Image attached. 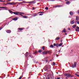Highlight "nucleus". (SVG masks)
Masks as SVG:
<instances>
[{"mask_svg": "<svg viewBox=\"0 0 79 79\" xmlns=\"http://www.w3.org/2000/svg\"><path fill=\"white\" fill-rule=\"evenodd\" d=\"M50 61H52V60H50Z\"/></svg>", "mask_w": 79, "mask_h": 79, "instance_id": "obj_60", "label": "nucleus"}, {"mask_svg": "<svg viewBox=\"0 0 79 79\" xmlns=\"http://www.w3.org/2000/svg\"><path fill=\"white\" fill-rule=\"evenodd\" d=\"M23 18H27V16H24L23 17Z\"/></svg>", "mask_w": 79, "mask_h": 79, "instance_id": "obj_21", "label": "nucleus"}, {"mask_svg": "<svg viewBox=\"0 0 79 79\" xmlns=\"http://www.w3.org/2000/svg\"><path fill=\"white\" fill-rule=\"evenodd\" d=\"M56 55V56H58V55Z\"/></svg>", "mask_w": 79, "mask_h": 79, "instance_id": "obj_59", "label": "nucleus"}, {"mask_svg": "<svg viewBox=\"0 0 79 79\" xmlns=\"http://www.w3.org/2000/svg\"><path fill=\"white\" fill-rule=\"evenodd\" d=\"M39 13H44V12H40Z\"/></svg>", "mask_w": 79, "mask_h": 79, "instance_id": "obj_32", "label": "nucleus"}, {"mask_svg": "<svg viewBox=\"0 0 79 79\" xmlns=\"http://www.w3.org/2000/svg\"><path fill=\"white\" fill-rule=\"evenodd\" d=\"M62 45H63V44H62V43H61L59 44V47H61V46Z\"/></svg>", "mask_w": 79, "mask_h": 79, "instance_id": "obj_20", "label": "nucleus"}, {"mask_svg": "<svg viewBox=\"0 0 79 79\" xmlns=\"http://www.w3.org/2000/svg\"><path fill=\"white\" fill-rule=\"evenodd\" d=\"M53 45L54 46H56V44H55V43H54V44H53Z\"/></svg>", "mask_w": 79, "mask_h": 79, "instance_id": "obj_37", "label": "nucleus"}, {"mask_svg": "<svg viewBox=\"0 0 79 79\" xmlns=\"http://www.w3.org/2000/svg\"><path fill=\"white\" fill-rule=\"evenodd\" d=\"M41 52H42V51H41V50H40L38 51V52H39V53H41Z\"/></svg>", "mask_w": 79, "mask_h": 79, "instance_id": "obj_31", "label": "nucleus"}, {"mask_svg": "<svg viewBox=\"0 0 79 79\" xmlns=\"http://www.w3.org/2000/svg\"><path fill=\"white\" fill-rule=\"evenodd\" d=\"M48 65H46L44 67V69H46L45 70V71H47V69L48 68Z\"/></svg>", "mask_w": 79, "mask_h": 79, "instance_id": "obj_2", "label": "nucleus"}, {"mask_svg": "<svg viewBox=\"0 0 79 79\" xmlns=\"http://www.w3.org/2000/svg\"><path fill=\"white\" fill-rule=\"evenodd\" d=\"M76 23H77V24H79V22L78 21H77L76 22Z\"/></svg>", "mask_w": 79, "mask_h": 79, "instance_id": "obj_34", "label": "nucleus"}, {"mask_svg": "<svg viewBox=\"0 0 79 79\" xmlns=\"http://www.w3.org/2000/svg\"><path fill=\"white\" fill-rule=\"evenodd\" d=\"M2 28H0V30H1L2 29Z\"/></svg>", "mask_w": 79, "mask_h": 79, "instance_id": "obj_53", "label": "nucleus"}, {"mask_svg": "<svg viewBox=\"0 0 79 79\" xmlns=\"http://www.w3.org/2000/svg\"><path fill=\"white\" fill-rule=\"evenodd\" d=\"M18 20V18H14L13 19V20H15V21H16Z\"/></svg>", "mask_w": 79, "mask_h": 79, "instance_id": "obj_11", "label": "nucleus"}, {"mask_svg": "<svg viewBox=\"0 0 79 79\" xmlns=\"http://www.w3.org/2000/svg\"><path fill=\"white\" fill-rule=\"evenodd\" d=\"M75 31L77 32H79V27H77V28L75 30Z\"/></svg>", "mask_w": 79, "mask_h": 79, "instance_id": "obj_3", "label": "nucleus"}, {"mask_svg": "<svg viewBox=\"0 0 79 79\" xmlns=\"http://www.w3.org/2000/svg\"><path fill=\"white\" fill-rule=\"evenodd\" d=\"M61 42H62V40H61Z\"/></svg>", "mask_w": 79, "mask_h": 79, "instance_id": "obj_58", "label": "nucleus"}, {"mask_svg": "<svg viewBox=\"0 0 79 79\" xmlns=\"http://www.w3.org/2000/svg\"><path fill=\"white\" fill-rule=\"evenodd\" d=\"M65 35H67V33H65Z\"/></svg>", "mask_w": 79, "mask_h": 79, "instance_id": "obj_54", "label": "nucleus"}, {"mask_svg": "<svg viewBox=\"0 0 79 79\" xmlns=\"http://www.w3.org/2000/svg\"><path fill=\"white\" fill-rule=\"evenodd\" d=\"M68 0H65V1H67Z\"/></svg>", "mask_w": 79, "mask_h": 79, "instance_id": "obj_57", "label": "nucleus"}, {"mask_svg": "<svg viewBox=\"0 0 79 79\" xmlns=\"http://www.w3.org/2000/svg\"><path fill=\"white\" fill-rule=\"evenodd\" d=\"M78 73H79V72H77L75 74V75H76L77 77H79V75L77 74H78Z\"/></svg>", "mask_w": 79, "mask_h": 79, "instance_id": "obj_19", "label": "nucleus"}, {"mask_svg": "<svg viewBox=\"0 0 79 79\" xmlns=\"http://www.w3.org/2000/svg\"><path fill=\"white\" fill-rule=\"evenodd\" d=\"M23 2H20V4H21V3H23Z\"/></svg>", "mask_w": 79, "mask_h": 79, "instance_id": "obj_47", "label": "nucleus"}, {"mask_svg": "<svg viewBox=\"0 0 79 79\" xmlns=\"http://www.w3.org/2000/svg\"><path fill=\"white\" fill-rule=\"evenodd\" d=\"M45 61H46V63H47V62H48V61L47 60H45Z\"/></svg>", "mask_w": 79, "mask_h": 79, "instance_id": "obj_45", "label": "nucleus"}, {"mask_svg": "<svg viewBox=\"0 0 79 79\" xmlns=\"http://www.w3.org/2000/svg\"><path fill=\"white\" fill-rule=\"evenodd\" d=\"M56 47H58L59 45H58V44H56Z\"/></svg>", "mask_w": 79, "mask_h": 79, "instance_id": "obj_30", "label": "nucleus"}, {"mask_svg": "<svg viewBox=\"0 0 79 79\" xmlns=\"http://www.w3.org/2000/svg\"><path fill=\"white\" fill-rule=\"evenodd\" d=\"M51 1H55V0H51Z\"/></svg>", "mask_w": 79, "mask_h": 79, "instance_id": "obj_52", "label": "nucleus"}, {"mask_svg": "<svg viewBox=\"0 0 79 79\" xmlns=\"http://www.w3.org/2000/svg\"><path fill=\"white\" fill-rule=\"evenodd\" d=\"M9 11L10 12V13H11V14H13V12L10 10H9Z\"/></svg>", "mask_w": 79, "mask_h": 79, "instance_id": "obj_17", "label": "nucleus"}, {"mask_svg": "<svg viewBox=\"0 0 79 79\" xmlns=\"http://www.w3.org/2000/svg\"><path fill=\"white\" fill-rule=\"evenodd\" d=\"M43 55H46L47 54V52L44 51L43 52Z\"/></svg>", "mask_w": 79, "mask_h": 79, "instance_id": "obj_6", "label": "nucleus"}, {"mask_svg": "<svg viewBox=\"0 0 79 79\" xmlns=\"http://www.w3.org/2000/svg\"><path fill=\"white\" fill-rule=\"evenodd\" d=\"M6 5H7V4H6Z\"/></svg>", "mask_w": 79, "mask_h": 79, "instance_id": "obj_62", "label": "nucleus"}, {"mask_svg": "<svg viewBox=\"0 0 79 79\" xmlns=\"http://www.w3.org/2000/svg\"><path fill=\"white\" fill-rule=\"evenodd\" d=\"M50 47H51V48H53V45H50Z\"/></svg>", "mask_w": 79, "mask_h": 79, "instance_id": "obj_22", "label": "nucleus"}, {"mask_svg": "<svg viewBox=\"0 0 79 79\" xmlns=\"http://www.w3.org/2000/svg\"><path fill=\"white\" fill-rule=\"evenodd\" d=\"M72 24H73L74 23V20H73L71 22Z\"/></svg>", "mask_w": 79, "mask_h": 79, "instance_id": "obj_12", "label": "nucleus"}, {"mask_svg": "<svg viewBox=\"0 0 79 79\" xmlns=\"http://www.w3.org/2000/svg\"><path fill=\"white\" fill-rule=\"evenodd\" d=\"M11 0H9L7 1V2H10V1H11Z\"/></svg>", "mask_w": 79, "mask_h": 79, "instance_id": "obj_41", "label": "nucleus"}, {"mask_svg": "<svg viewBox=\"0 0 79 79\" xmlns=\"http://www.w3.org/2000/svg\"><path fill=\"white\" fill-rule=\"evenodd\" d=\"M37 15V14H34L33 16H36Z\"/></svg>", "mask_w": 79, "mask_h": 79, "instance_id": "obj_35", "label": "nucleus"}, {"mask_svg": "<svg viewBox=\"0 0 79 79\" xmlns=\"http://www.w3.org/2000/svg\"><path fill=\"white\" fill-rule=\"evenodd\" d=\"M6 32L7 33H10L11 31L10 30H7L6 31Z\"/></svg>", "mask_w": 79, "mask_h": 79, "instance_id": "obj_7", "label": "nucleus"}, {"mask_svg": "<svg viewBox=\"0 0 79 79\" xmlns=\"http://www.w3.org/2000/svg\"><path fill=\"white\" fill-rule=\"evenodd\" d=\"M75 27H76V25H73V28H75Z\"/></svg>", "mask_w": 79, "mask_h": 79, "instance_id": "obj_25", "label": "nucleus"}, {"mask_svg": "<svg viewBox=\"0 0 79 79\" xmlns=\"http://www.w3.org/2000/svg\"><path fill=\"white\" fill-rule=\"evenodd\" d=\"M62 32H64V33H66V31H62Z\"/></svg>", "mask_w": 79, "mask_h": 79, "instance_id": "obj_28", "label": "nucleus"}, {"mask_svg": "<svg viewBox=\"0 0 79 79\" xmlns=\"http://www.w3.org/2000/svg\"><path fill=\"white\" fill-rule=\"evenodd\" d=\"M53 66H55V63L54 62H53L52 63Z\"/></svg>", "mask_w": 79, "mask_h": 79, "instance_id": "obj_24", "label": "nucleus"}, {"mask_svg": "<svg viewBox=\"0 0 79 79\" xmlns=\"http://www.w3.org/2000/svg\"><path fill=\"white\" fill-rule=\"evenodd\" d=\"M78 13L79 14V10H78Z\"/></svg>", "mask_w": 79, "mask_h": 79, "instance_id": "obj_49", "label": "nucleus"}, {"mask_svg": "<svg viewBox=\"0 0 79 79\" xmlns=\"http://www.w3.org/2000/svg\"><path fill=\"white\" fill-rule=\"evenodd\" d=\"M47 79H50V78H49V77H48V78H47Z\"/></svg>", "mask_w": 79, "mask_h": 79, "instance_id": "obj_51", "label": "nucleus"}, {"mask_svg": "<svg viewBox=\"0 0 79 79\" xmlns=\"http://www.w3.org/2000/svg\"><path fill=\"white\" fill-rule=\"evenodd\" d=\"M42 48H43V50H45V47L44 46Z\"/></svg>", "mask_w": 79, "mask_h": 79, "instance_id": "obj_29", "label": "nucleus"}, {"mask_svg": "<svg viewBox=\"0 0 79 79\" xmlns=\"http://www.w3.org/2000/svg\"><path fill=\"white\" fill-rule=\"evenodd\" d=\"M18 12H13V13H14V15H18V13H18Z\"/></svg>", "mask_w": 79, "mask_h": 79, "instance_id": "obj_9", "label": "nucleus"}, {"mask_svg": "<svg viewBox=\"0 0 79 79\" xmlns=\"http://www.w3.org/2000/svg\"><path fill=\"white\" fill-rule=\"evenodd\" d=\"M70 2L69 1H67L66 2V4L68 5L69 4H70Z\"/></svg>", "mask_w": 79, "mask_h": 79, "instance_id": "obj_10", "label": "nucleus"}, {"mask_svg": "<svg viewBox=\"0 0 79 79\" xmlns=\"http://www.w3.org/2000/svg\"><path fill=\"white\" fill-rule=\"evenodd\" d=\"M58 52H60V51H59Z\"/></svg>", "mask_w": 79, "mask_h": 79, "instance_id": "obj_55", "label": "nucleus"}, {"mask_svg": "<svg viewBox=\"0 0 79 79\" xmlns=\"http://www.w3.org/2000/svg\"><path fill=\"white\" fill-rule=\"evenodd\" d=\"M39 15H40V16H42V15H43V14H39Z\"/></svg>", "mask_w": 79, "mask_h": 79, "instance_id": "obj_38", "label": "nucleus"}, {"mask_svg": "<svg viewBox=\"0 0 79 79\" xmlns=\"http://www.w3.org/2000/svg\"><path fill=\"white\" fill-rule=\"evenodd\" d=\"M18 29L19 30V31H22L24 29V28H18Z\"/></svg>", "mask_w": 79, "mask_h": 79, "instance_id": "obj_8", "label": "nucleus"}, {"mask_svg": "<svg viewBox=\"0 0 79 79\" xmlns=\"http://www.w3.org/2000/svg\"><path fill=\"white\" fill-rule=\"evenodd\" d=\"M65 30H66V29L64 28L63 30L62 31H64Z\"/></svg>", "mask_w": 79, "mask_h": 79, "instance_id": "obj_39", "label": "nucleus"}, {"mask_svg": "<svg viewBox=\"0 0 79 79\" xmlns=\"http://www.w3.org/2000/svg\"><path fill=\"white\" fill-rule=\"evenodd\" d=\"M18 13H20V14H24V13L20 12H17Z\"/></svg>", "mask_w": 79, "mask_h": 79, "instance_id": "obj_23", "label": "nucleus"}, {"mask_svg": "<svg viewBox=\"0 0 79 79\" xmlns=\"http://www.w3.org/2000/svg\"><path fill=\"white\" fill-rule=\"evenodd\" d=\"M76 66V62H75L74 63V64H73L72 66H71V67H72L73 68H75Z\"/></svg>", "mask_w": 79, "mask_h": 79, "instance_id": "obj_1", "label": "nucleus"}, {"mask_svg": "<svg viewBox=\"0 0 79 79\" xmlns=\"http://www.w3.org/2000/svg\"><path fill=\"white\" fill-rule=\"evenodd\" d=\"M29 3H34V2H33V1L30 2Z\"/></svg>", "mask_w": 79, "mask_h": 79, "instance_id": "obj_33", "label": "nucleus"}, {"mask_svg": "<svg viewBox=\"0 0 79 79\" xmlns=\"http://www.w3.org/2000/svg\"><path fill=\"white\" fill-rule=\"evenodd\" d=\"M19 1H23V0H18Z\"/></svg>", "mask_w": 79, "mask_h": 79, "instance_id": "obj_48", "label": "nucleus"}, {"mask_svg": "<svg viewBox=\"0 0 79 79\" xmlns=\"http://www.w3.org/2000/svg\"><path fill=\"white\" fill-rule=\"evenodd\" d=\"M39 3H38V4H37V5H39Z\"/></svg>", "mask_w": 79, "mask_h": 79, "instance_id": "obj_61", "label": "nucleus"}, {"mask_svg": "<svg viewBox=\"0 0 79 79\" xmlns=\"http://www.w3.org/2000/svg\"><path fill=\"white\" fill-rule=\"evenodd\" d=\"M76 20H77H77H79V17H78V16H76Z\"/></svg>", "mask_w": 79, "mask_h": 79, "instance_id": "obj_15", "label": "nucleus"}, {"mask_svg": "<svg viewBox=\"0 0 79 79\" xmlns=\"http://www.w3.org/2000/svg\"><path fill=\"white\" fill-rule=\"evenodd\" d=\"M37 53H38V52L37 51H35L33 52L34 55H37Z\"/></svg>", "mask_w": 79, "mask_h": 79, "instance_id": "obj_5", "label": "nucleus"}, {"mask_svg": "<svg viewBox=\"0 0 79 79\" xmlns=\"http://www.w3.org/2000/svg\"><path fill=\"white\" fill-rule=\"evenodd\" d=\"M63 6L60 5L59 6H55V7H57V6H59V7H61V6Z\"/></svg>", "mask_w": 79, "mask_h": 79, "instance_id": "obj_13", "label": "nucleus"}, {"mask_svg": "<svg viewBox=\"0 0 79 79\" xmlns=\"http://www.w3.org/2000/svg\"><path fill=\"white\" fill-rule=\"evenodd\" d=\"M25 56H27V54H25Z\"/></svg>", "mask_w": 79, "mask_h": 79, "instance_id": "obj_40", "label": "nucleus"}, {"mask_svg": "<svg viewBox=\"0 0 79 79\" xmlns=\"http://www.w3.org/2000/svg\"><path fill=\"white\" fill-rule=\"evenodd\" d=\"M16 4V3H15L13 2L10 3V5H15Z\"/></svg>", "mask_w": 79, "mask_h": 79, "instance_id": "obj_4", "label": "nucleus"}, {"mask_svg": "<svg viewBox=\"0 0 79 79\" xmlns=\"http://www.w3.org/2000/svg\"><path fill=\"white\" fill-rule=\"evenodd\" d=\"M21 78H22V77L20 76L19 78V79H21Z\"/></svg>", "mask_w": 79, "mask_h": 79, "instance_id": "obj_36", "label": "nucleus"}, {"mask_svg": "<svg viewBox=\"0 0 79 79\" xmlns=\"http://www.w3.org/2000/svg\"><path fill=\"white\" fill-rule=\"evenodd\" d=\"M0 2H3L2 0H0Z\"/></svg>", "mask_w": 79, "mask_h": 79, "instance_id": "obj_42", "label": "nucleus"}, {"mask_svg": "<svg viewBox=\"0 0 79 79\" xmlns=\"http://www.w3.org/2000/svg\"><path fill=\"white\" fill-rule=\"evenodd\" d=\"M26 55H27L28 54V52H27L26 53Z\"/></svg>", "mask_w": 79, "mask_h": 79, "instance_id": "obj_43", "label": "nucleus"}, {"mask_svg": "<svg viewBox=\"0 0 79 79\" xmlns=\"http://www.w3.org/2000/svg\"><path fill=\"white\" fill-rule=\"evenodd\" d=\"M7 4H8V5H10V3H7Z\"/></svg>", "mask_w": 79, "mask_h": 79, "instance_id": "obj_44", "label": "nucleus"}, {"mask_svg": "<svg viewBox=\"0 0 79 79\" xmlns=\"http://www.w3.org/2000/svg\"><path fill=\"white\" fill-rule=\"evenodd\" d=\"M45 10H48V8L47 7H46L45 8Z\"/></svg>", "mask_w": 79, "mask_h": 79, "instance_id": "obj_26", "label": "nucleus"}, {"mask_svg": "<svg viewBox=\"0 0 79 79\" xmlns=\"http://www.w3.org/2000/svg\"><path fill=\"white\" fill-rule=\"evenodd\" d=\"M0 8H4L5 9H6V7H0Z\"/></svg>", "mask_w": 79, "mask_h": 79, "instance_id": "obj_16", "label": "nucleus"}, {"mask_svg": "<svg viewBox=\"0 0 79 79\" xmlns=\"http://www.w3.org/2000/svg\"><path fill=\"white\" fill-rule=\"evenodd\" d=\"M23 3H27L26 2H23Z\"/></svg>", "mask_w": 79, "mask_h": 79, "instance_id": "obj_56", "label": "nucleus"}, {"mask_svg": "<svg viewBox=\"0 0 79 79\" xmlns=\"http://www.w3.org/2000/svg\"><path fill=\"white\" fill-rule=\"evenodd\" d=\"M70 15H71V16H73V13L71 11L70 12Z\"/></svg>", "mask_w": 79, "mask_h": 79, "instance_id": "obj_14", "label": "nucleus"}, {"mask_svg": "<svg viewBox=\"0 0 79 79\" xmlns=\"http://www.w3.org/2000/svg\"><path fill=\"white\" fill-rule=\"evenodd\" d=\"M33 10H34V9H33Z\"/></svg>", "mask_w": 79, "mask_h": 79, "instance_id": "obj_63", "label": "nucleus"}, {"mask_svg": "<svg viewBox=\"0 0 79 79\" xmlns=\"http://www.w3.org/2000/svg\"><path fill=\"white\" fill-rule=\"evenodd\" d=\"M20 16H23V15H22V14H20Z\"/></svg>", "mask_w": 79, "mask_h": 79, "instance_id": "obj_46", "label": "nucleus"}, {"mask_svg": "<svg viewBox=\"0 0 79 79\" xmlns=\"http://www.w3.org/2000/svg\"><path fill=\"white\" fill-rule=\"evenodd\" d=\"M57 79H60V78H59V77H57Z\"/></svg>", "mask_w": 79, "mask_h": 79, "instance_id": "obj_50", "label": "nucleus"}, {"mask_svg": "<svg viewBox=\"0 0 79 79\" xmlns=\"http://www.w3.org/2000/svg\"><path fill=\"white\" fill-rule=\"evenodd\" d=\"M66 75L67 76H70V75H69V74H68L67 73L66 74Z\"/></svg>", "mask_w": 79, "mask_h": 79, "instance_id": "obj_27", "label": "nucleus"}, {"mask_svg": "<svg viewBox=\"0 0 79 79\" xmlns=\"http://www.w3.org/2000/svg\"><path fill=\"white\" fill-rule=\"evenodd\" d=\"M60 37H58L56 38V40H59L60 39Z\"/></svg>", "mask_w": 79, "mask_h": 79, "instance_id": "obj_18", "label": "nucleus"}, {"mask_svg": "<svg viewBox=\"0 0 79 79\" xmlns=\"http://www.w3.org/2000/svg\"><path fill=\"white\" fill-rule=\"evenodd\" d=\"M17 6H18V5H17Z\"/></svg>", "mask_w": 79, "mask_h": 79, "instance_id": "obj_64", "label": "nucleus"}]
</instances>
